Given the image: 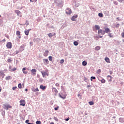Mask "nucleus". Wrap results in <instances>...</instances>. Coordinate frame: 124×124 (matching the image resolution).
<instances>
[{"instance_id":"nucleus-18","label":"nucleus","mask_w":124,"mask_h":124,"mask_svg":"<svg viewBox=\"0 0 124 124\" xmlns=\"http://www.w3.org/2000/svg\"><path fill=\"white\" fill-rule=\"evenodd\" d=\"M43 62L44 63H46V64H48V63H49V61H48V59H44Z\"/></svg>"},{"instance_id":"nucleus-51","label":"nucleus","mask_w":124,"mask_h":124,"mask_svg":"<svg viewBox=\"0 0 124 124\" xmlns=\"http://www.w3.org/2000/svg\"><path fill=\"white\" fill-rule=\"evenodd\" d=\"M55 110H58V108H55Z\"/></svg>"},{"instance_id":"nucleus-14","label":"nucleus","mask_w":124,"mask_h":124,"mask_svg":"<svg viewBox=\"0 0 124 124\" xmlns=\"http://www.w3.org/2000/svg\"><path fill=\"white\" fill-rule=\"evenodd\" d=\"M105 61H106V62H108V63H110V59L108 57H106L105 58Z\"/></svg>"},{"instance_id":"nucleus-1","label":"nucleus","mask_w":124,"mask_h":124,"mask_svg":"<svg viewBox=\"0 0 124 124\" xmlns=\"http://www.w3.org/2000/svg\"><path fill=\"white\" fill-rule=\"evenodd\" d=\"M65 13H66V14L70 15V14H71V13H72V11H71V9H70V8H67L66 9Z\"/></svg>"},{"instance_id":"nucleus-55","label":"nucleus","mask_w":124,"mask_h":124,"mask_svg":"<svg viewBox=\"0 0 124 124\" xmlns=\"http://www.w3.org/2000/svg\"><path fill=\"white\" fill-rule=\"evenodd\" d=\"M99 37L100 38H102V36H100Z\"/></svg>"},{"instance_id":"nucleus-43","label":"nucleus","mask_w":124,"mask_h":124,"mask_svg":"<svg viewBox=\"0 0 124 124\" xmlns=\"http://www.w3.org/2000/svg\"><path fill=\"white\" fill-rule=\"evenodd\" d=\"M30 1L33 2V1H37V0H30Z\"/></svg>"},{"instance_id":"nucleus-53","label":"nucleus","mask_w":124,"mask_h":124,"mask_svg":"<svg viewBox=\"0 0 124 124\" xmlns=\"http://www.w3.org/2000/svg\"><path fill=\"white\" fill-rule=\"evenodd\" d=\"M7 78L10 79V76L8 77Z\"/></svg>"},{"instance_id":"nucleus-3","label":"nucleus","mask_w":124,"mask_h":124,"mask_svg":"<svg viewBox=\"0 0 124 124\" xmlns=\"http://www.w3.org/2000/svg\"><path fill=\"white\" fill-rule=\"evenodd\" d=\"M6 47L8 48V49H11L12 48V43H11V42L7 43Z\"/></svg>"},{"instance_id":"nucleus-36","label":"nucleus","mask_w":124,"mask_h":124,"mask_svg":"<svg viewBox=\"0 0 124 124\" xmlns=\"http://www.w3.org/2000/svg\"><path fill=\"white\" fill-rule=\"evenodd\" d=\"M108 36H109V37H113V35H112L111 33H109Z\"/></svg>"},{"instance_id":"nucleus-7","label":"nucleus","mask_w":124,"mask_h":124,"mask_svg":"<svg viewBox=\"0 0 124 124\" xmlns=\"http://www.w3.org/2000/svg\"><path fill=\"white\" fill-rule=\"evenodd\" d=\"M32 75L33 76H34V75H36V69H33L32 70H31Z\"/></svg>"},{"instance_id":"nucleus-45","label":"nucleus","mask_w":124,"mask_h":124,"mask_svg":"<svg viewBox=\"0 0 124 124\" xmlns=\"http://www.w3.org/2000/svg\"><path fill=\"white\" fill-rule=\"evenodd\" d=\"M55 86H56V87H59L60 84L59 83H56Z\"/></svg>"},{"instance_id":"nucleus-47","label":"nucleus","mask_w":124,"mask_h":124,"mask_svg":"<svg viewBox=\"0 0 124 124\" xmlns=\"http://www.w3.org/2000/svg\"><path fill=\"white\" fill-rule=\"evenodd\" d=\"M16 55H17V54H19V51L18 50L16 51Z\"/></svg>"},{"instance_id":"nucleus-2","label":"nucleus","mask_w":124,"mask_h":124,"mask_svg":"<svg viewBox=\"0 0 124 124\" xmlns=\"http://www.w3.org/2000/svg\"><path fill=\"white\" fill-rule=\"evenodd\" d=\"M43 77H45L46 76H49V73L48 71H46V72H41Z\"/></svg>"},{"instance_id":"nucleus-25","label":"nucleus","mask_w":124,"mask_h":124,"mask_svg":"<svg viewBox=\"0 0 124 124\" xmlns=\"http://www.w3.org/2000/svg\"><path fill=\"white\" fill-rule=\"evenodd\" d=\"M108 78H110V79H109V81L110 82H112V79H113V77H112L111 76H108Z\"/></svg>"},{"instance_id":"nucleus-48","label":"nucleus","mask_w":124,"mask_h":124,"mask_svg":"<svg viewBox=\"0 0 124 124\" xmlns=\"http://www.w3.org/2000/svg\"><path fill=\"white\" fill-rule=\"evenodd\" d=\"M98 72H99L100 73V72H101V70L100 69L98 70Z\"/></svg>"},{"instance_id":"nucleus-49","label":"nucleus","mask_w":124,"mask_h":124,"mask_svg":"<svg viewBox=\"0 0 124 124\" xmlns=\"http://www.w3.org/2000/svg\"><path fill=\"white\" fill-rule=\"evenodd\" d=\"M55 35H56V33H53V36H55Z\"/></svg>"},{"instance_id":"nucleus-29","label":"nucleus","mask_w":124,"mask_h":124,"mask_svg":"<svg viewBox=\"0 0 124 124\" xmlns=\"http://www.w3.org/2000/svg\"><path fill=\"white\" fill-rule=\"evenodd\" d=\"M18 88H19V89H22V84L19 83V84L18 85Z\"/></svg>"},{"instance_id":"nucleus-10","label":"nucleus","mask_w":124,"mask_h":124,"mask_svg":"<svg viewBox=\"0 0 124 124\" xmlns=\"http://www.w3.org/2000/svg\"><path fill=\"white\" fill-rule=\"evenodd\" d=\"M11 66H9V71L12 72V71H15L16 70H17V68H14L13 69H11Z\"/></svg>"},{"instance_id":"nucleus-30","label":"nucleus","mask_w":124,"mask_h":124,"mask_svg":"<svg viewBox=\"0 0 124 124\" xmlns=\"http://www.w3.org/2000/svg\"><path fill=\"white\" fill-rule=\"evenodd\" d=\"M29 122H30V121L29 120H27L26 121L25 123L26 124H33V123H29Z\"/></svg>"},{"instance_id":"nucleus-34","label":"nucleus","mask_w":124,"mask_h":124,"mask_svg":"<svg viewBox=\"0 0 124 124\" xmlns=\"http://www.w3.org/2000/svg\"><path fill=\"white\" fill-rule=\"evenodd\" d=\"M63 62H64V60L62 59L60 61V63H63Z\"/></svg>"},{"instance_id":"nucleus-63","label":"nucleus","mask_w":124,"mask_h":124,"mask_svg":"<svg viewBox=\"0 0 124 124\" xmlns=\"http://www.w3.org/2000/svg\"><path fill=\"white\" fill-rule=\"evenodd\" d=\"M29 30V31H31V29L30 30Z\"/></svg>"},{"instance_id":"nucleus-35","label":"nucleus","mask_w":124,"mask_h":124,"mask_svg":"<svg viewBox=\"0 0 124 124\" xmlns=\"http://www.w3.org/2000/svg\"><path fill=\"white\" fill-rule=\"evenodd\" d=\"M48 59H49V61H50V62H52V56H49Z\"/></svg>"},{"instance_id":"nucleus-56","label":"nucleus","mask_w":124,"mask_h":124,"mask_svg":"<svg viewBox=\"0 0 124 124\" xmlns=\"http://www.w3.org/2000/svg\"><path fill=\"white\" fill-rule=\"evenodd\" d=\"M3 41H4V42H5V39H4L3 40Z\"/></svg>"},{"instance_id":"nucleus-16","label":"nucleus","mask_w":124,"mask_h":124,"mask_svg":"<svg viewBox=\"0 0 124 124\" xmlns=\"http://www.w3.org/2000/svg\"><path fill=\"white\" fill-rule=\"evenodd\" d=\"M32 90V92H39V89H38V88H33L31 89Z\"/></svg>"},{"instance_id":"nucleus-62","label":"nucleus","mask_w":124,"mask_h":124,"mask_svg":"<svg viewBox=\"0 0 124 124\" xmlns=\"http://www.w3.org/2000/svg\"><path fill=\"white\" fill-rule=\"evenodd\" d=\"M0 17H1V16L0 15Z\"/></svg>"},{"instance_id":"nucleus-19","label":"nucleus","mask_w":124,"mask_h":124,"mask_svg":"<svg viewBox=\"0 0 124 124\" xmlns=\"http://www.w3.org/2000/svg\"><path fill=\"white\" fill-rule=\"evenodd\" d=\"M5 107L6 108V110H8V109L12 108V107L9 105L6 106Z\"/></svg>"},{"instance_id":"nucleus-42","label":"nucleus","mask_w":124,"mask_h":124,"mask_svg":"<svg viewBox=\"0 0 124 124\" xmlns=\"http://www.w3.org/2000/svg\"><path fill=\"white\" fill-rule=\"evenodd\" d=\"M70 119V118L69 117H68L67 119H65V121H66V122H67V121H69Z\"/></svg>"},{"instance_id":"nucleus-46","label":"nucleus","mask_w":124,"mask_h":124,"mask_svg":"<svg viewBox=\"0 0 124 124\" xmlns=\"http://www.w3.org/2000/svg\"><path fill=\"white\" fill-rule=\"evenodd\" d=\"M119 2H123L124 1V0H118Z\"/></svg>"},{"instance_id":"nucleus-60","label":"nucleus","mask_w":124,"mask_h":124,"mask_svg":"<svg viewBox=\"0 0 124 124\" xmlns=\"http://www.w3.org/2000/svg\"><path fill=\"white\" fill-rule=\"evenodd\" d=\"M78 97L80 96V94H78Z\"/></svg>"},{"instance_id":"nucleus-32","label":"nucleus","mask_w":124,"mask_h":124,"mask_svg":"<svg viewBox=\"0 0 124 124\" xmlns=\"http://www.w3.org/2000/svg\"><path fill=\"white\" fill-rule=\"evenodd\" d=\"M36 124H41V121H37L36 122Z\"/></svg>"},{"instance_id":"nucleus-11","label":"nucleus","mask_w":124,"mask_h":124,"mask_svg":"<svg viewBox=\"0 0 124 124\" xmlns=\"http://www.w3.org/2000/svg\"><path fill=\"white\" fill-rule=\"evenodd\" d=\"M48 54H49V50H46L45 51L44 53V56L45 57H47V56H48Z\"/></svg>"},{"instance_id":"nucleus-4","label":"nucleus","mask_w":124,"mask_h":124,"mask_svg":"<svg viewBox=\"0 0 124 124\" xmlns=\"http://www.w3.org/2000/svg\"><path fill=\"white\" fill-rule=\"evenodd\" d=\"M19 103H20L21 106H25L26 105V101L25 100H21L19 101Z\"/></svg>"},{"instance_id":"nucleus-33","label":"nucleus","mask_w":124,"mask_h":124,"mask_svg":"<svg viewBox=\"0 0 124 124\" xmlns=\"http://www.w3.org/2000/svg\"><path fill=\"white\" fill-rule=\"evenodd\" d=\"M93 79L94 80L95 79V77H91V81H93Z\"/></svg>"},{"instance_id":"nucleus-13","label":"nucleus","mask_w":124,"mask_h":124,"mask_svg":"<svg viewBox=\"0 0 124 124\" xmlns=\"http://www.w3.org/2000/svg\"><path fill=\"white\" fill-rule=\"evenodd\" d=\"M78 17V15L74 16L71 17L72 21H75V19Z\"/></svg>"},{"instance_id":"nucleus-44","label":"nucleus","mask_w":124,"mask_h":124,"mask_svg":"<svg viewBox=\"0 0 124 124\" xmlns=\"http://www.w3.org/2000/svg\"><path fill=\"white\" fill-rule=\"evenodd\" d=\"M39 82H42V81H43V79L39 78Z\"/></svg>"},{"instance_id":"nucleus-41","label":"nucleus","mask_w":124,"mask_h":124,"mask_svg":"<svg viewBox=\"0 0 124 124\" xmlns=\"http://www.w3.org/2000/svg\"><path fill=\"white\" fill-rule=\"evenodd\" d=\"M101 83H105L106 81L105 79H102L101 80Z\"/></svg>"},{"instance_id":"nucleus-38","label":"nucleus","mask_w":124,"mask_h":124,"mask_svg":"<svg viewBox=\"0 0 124 124\" xmlns=\"http://www.w3.org/2000/svg\"><path fill=\"white\" fill-rule=\"evenodd\" d=\"M16 89H17V87L15 86V87H13L12 90L13 91H15V90H16Z\"/></svg>"},{"instance_id":"nucleus-27","label":"nucleus","mask_w":124,"mask_h":124,"mask_svg":"<svg viewBox=\"0 0 124 124\" xmlns=\"http://www.w3.org/2000/svg\"><path fill=\"white\" fill-rule=\"evenodd\" d=\"M74 45H75V46H78V42L77 41H75L74 42Z\"/></svg>"},{"instance_id":"nucleus-6","label":"nucleus","mask_w":124,"mask_h":124,"mask_svg":"<svg viewBox=\"0 0 124 124\" xmlns=\"http://www.w3.org/2000/svg\"><path fill=\"white\" fill-rule=\"evenodd\" d=\"M59 96L62 99H65L66 98V94H62V93L61 94L59 93Z\"/></svg>"},{"instance_id":"nucleus-28","label":"nucleus","mask_w":124,"mask_h":124,"mask_svg":"<svg viewBox=\"0 0 124 124\" xmlns=\"http://www.w3.org/2000/svg\"><path fill=\"white\" fill-rule=\"evenodd\" d=\"M89 104H90V105H93V104H94V103L93 101H90L89 102Z\"/></svg>"},{"instance_id":"nucleus-5","label":"nucleus","mask_w":124,"mask_h":124,"mask_svg":"<svg viewBox=\"0 0 124 124\" xmlns=\"http://www.w3.org/2000/svg\"><path fill=\"white\" fill-rule=\"evenodd\" d=\"M98 34H101L102 35H104L105 34V32L103 31L102 30L100 29L98 31Z\"/></svg>"},{"instance_id":"nucleus-21","label":"nucleus","mask_w":124,"mask_h":124,"mask_svg":"<svg viewBox=\"0 0 124 124\" xmlns=\"http://www.w3.org/2000/svg\"><path fill=\"white\" fill-rule=\"evenodd\" d=\"M30 32V30L25 31L24 33H25L26 35H29V33Z\"/></svg>"},{"instance_id":"nucleus-37","label":"nucleus","mask_w":124,"mask_h":124,"mask_svg":"<svg viewBox=\"0 0 124 124\" xmlns=\"http://www.w3.org/2000/svg\"><path fill=\"white\" fill-rule=\"evenodd\" d=\"M7 62H12V60L10 59H9L7 60Z\"/></svg>"},{"instance_id":"nucleus-8","label":"nucleus","mask_w":124,"mask_h":124,"mask_svg":"<svg viewBox=\"0 0 124 124\" xmlns=\"http://www.w3.org/2000/svg\"><path fill=\"white\" fill-rule=\"evenodd\" d=\"M16 13L17 16H19V17H22V15H21V12L20 11L17 10L15 11Z\"/></svg>"},{"instance_id":"nucleus-24","label":"nucleus","mask_w":124,"mask_h":124,"mask_svg":"<svg viewBox=\"0 0 124 124\" xmlns=\"http://www.w3.org/2000/svg\"><path fill=\"white\" fill-rule=\"evenodd\" d=\"M82 65H83V66H86V65H87V62L83 61L82 62Z\"/></svg>"},{"instance_id":"nucleus-31","label":"nucleus","mask_w":124,"mask_h":124,"mask_svg":"<svg viewBox=\"0 0 124 124\" xmlns=\"http://www.w3.org/2000/svg\"><path fill=\"white\" fill-rule=\"evenodd\" d=\"M98 16L99 17H103V14L100 13L98 14Z\"/></svg>"},{"instance_id":"nucleus-54","label":"nucleus","mask_w":124,"mask_h":124,"mask_svg":"<svg viewBox=\"0 0 124 124\" xmlns=\"http://www.w3.org/2000/svg\"><path fill=\"white\" fill-rule=\"evenodd\" d=\"M26 92H28V89H25Z\"/></svg>"},{"instance_id":"nucleus-26","label":"nucleus","mask_w":124,"mask_h":124,"mask_svg":"<svg viewBox=\"0 0 124 124\" xmlns=\"http://www.w3.org/2000/svg\"><path fill=\"white\" fill-rule=\"evenodd\" d=\"M47 35H48L50 38H52V37H53V34H52V33H49V34H48Z\"/></svg>"},{"instance_id":"nucleus-39","label":"nucleus","mask_w":124,"mask_h":124,"mask_svg":"<svg viewBox=\"0 0 124 124\" xmlns=\"http://www.w3.org/2000/svg\"><path fill=\"white\" fill-rule=\"evenodd\" d=\"M113 3L115 5H118V2L114 1Z\"/></svg>"},{"instance_id":"nucleus-64","label":"nucleus","mask_w":124,"mask_h":124,"mask_svg":"<svg viewBox=\"0 0 124 124\" xmlns=\"http://www.w3.org/2000/svg\"><path fill=\"white\" fill-rule=\"evenodd\" d=\"M110 74H112V73H110Z\"/></svg>"},{"instance_id":"nucleus-61","label":"nucleus","mask_w":124,"mask_h":124,"mask_svg":"<svg viewBox=\"0 0 124 124\" xmlns=\"http://www.w3.org/2000/svg\"><path fill=\"white\" fill-rule=\"evenodd\" d=\"M11 69H12V66H11Z\"/></svg>"},{"instance_id":"nucleus-20","label":"nucleus","mask_w":124,"mask_h":124,"mask_svg":"<svg viewBox=\"0 0 124 124\" xmlns=\"http://www.w3.org/2000/svg\"><path fill=\"white\" fill-rule=\"evenodd\" d=\"M95 50L96 51H99V50H100V46H97L95 47Z\"/></svg>"},{"instance_id":"nucleus-15","label":"nucleus","mask_w":124,"mask_h":124,"mask_svg":"<svg viewBox=\"0 0 124 124\" xmlns=\"http://www.w3.org/2000/svg\"><path fill=\"white\" fill-rule=\"evenodd\" d=\"M40 89H41V90H46V86H44V85H40Z\"/></svg>"},{"instance_id":"nucleus-22","label":"nucleus","mask_w":124,"mask_h":124,"mask_svg":"<svg viewBox=\"0 0 124 124\" xmlns=\"http://www.w3.org/2000/svg\"><path fill=\"white\" fill-rule=\"evenodd\" d=\"M52 90L55 93H58V90H57V89L53 88Z\"/></svg>"},{"instance_id":"nucleus-40","label":"nucleus","mask_w":124,"mask_h":124,"mask_svg":"<svg viewBox=\"0 0 124 124\" xmlns=\"http://www.w3.org/2000/svg\"><path fill=\"white\" fill-rule=\"evenodd\" d=\"M121 36H122V37L123 38H124V32H123L122 33H121Z\"/></svg>"},{"instance_id":"nucleus-12","label":"nucleus","mask_w":124,"mask_h":124,"mask_svg":"<svg viewBox=\"0 0 124 124\" xmlns=\"http://www.w3.org/2000/svg\"><path fill=\"white\" fill-rule=\"evenodd\" d=\"M26 69H27V68H23L22 69V72L24 74H28V71H26Z\"/></svg>"},{"instance_id":"nucleus-9","label":"nucleus","mask_w":124,"mask_h":124,"mask_svg":"<svg viewBox=\"0 0 124 124\" xmlns=\"http://www.w3.org/2000/svg\"><path fill=\"white\" fill-rule=\"evenodd\" d=\"M111 31H110V29L108 28H106L105 29V31H104V32L106 33H108L109 32H110Z\"/></svg>"},{"instance_id":"nucleus-17","label":"nucleus","mask_w":124,"mask_h":124,"mask_svg":"<svg viewBox=\"0 0 124 124\" xmlns=\"http://www.w3.org/2000/svg\"><path fill=\"white\" fill-rule=\"evenodd\" d=\"M94 28L95 30L97 31H99L100 30V27L99 26V25H95Z\"/></svg>"},{"instance_id":"nucleus-59","label":"nucleus","mask_w":124,"mask_h":124,"mask_svg":"<svg viewBox=\"0 0 124 124\" xmlns=\"http://www.w3.org/2000/svg\"><path fill=\"white\" fill-rule=\"evenodd\" d=\"M123 42H124V39L123 40Z\"/></svg>"},{"instance_id":"nucleus-52","label":"nucleus","mask_w":124,"mask_h":124,"mask_svg":"<svg viewBox=\"0 0 124 124\" xmlns=\"http://www.w3.org/2000/svg\"><path fill=\"white\" fill-rule=\"evenodd\" d=\"M50 124H55L53 122H51Z\"/></svg>"},{"instance_id":"nucleus-57","label":"nucleus","mask_w":124,"mask_h":124,"mask_svg":"<svg viewBox=\"0 0 124 124\" xmlns=\"http://www.w3.org/2000/svg\"><path fill=\"white\" fill-rule=\"evenodd\" d=\"M117 19L119 21V17H117Z\"/></svg>"},{"instance_id":"nucleus-23","label":"nucleus","mask_w":124,"mask_h":124,"mask_svg":"<svg viewBox=\"0 0 124 124\" xmlns=\"http://www.w3.org/2000/svg\"><path fill=\"white\" fill-rule=\"evenodd\" d=\"M16 35H17L18 36H20V35H21V32H20V31H16Z\"/></svg>"},{"instance_id":"nucleus-50","label":"nucleus","mask_w":124,"mask_h":124,"mask_svg":"<svg viewBox=\"0 0 124 124\" xmlns=\"http://www.w3.org/2000/svg\"><path fill=\"white\" fill-rule=\"evenodd\" d=\"M1 92V87L0 86V92Z\"/></svg>"},{"instance_id":"nucleus-58","label":"nucleus","mask_w":124,"mask_h":124,"mask_svg":"<svg viewBox=\"0 0 124 124\" xmlns=\"http://www.w3.org/2000/svg\"><path fill=\"white\" fill-rule=\"evenodd\" d=\"M18 38L20 39V38H21V36H19V37H18Z\"/></svg>"}]
</instances>
